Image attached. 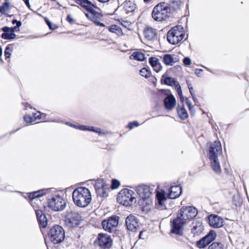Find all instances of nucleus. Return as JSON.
Instances as JSON below:
<instances>
[{
    "mask_svg": "<svg viewBox=\"0 0 249 249\" xmlns=\"http://www.w3.org/2000/svg\"><path fill=\"white\" fill-rule=\"evenodd\" d=\"M0 190L2 191H6L9 192H13V191H10L7 189V187H2L0 186Z\"/></svg>",
    "mask_w": 249,
    "mask_h": 249,
    "instance_id": "obj_57",
    "label": "nucleus"
},
{
    "mask_svg": "<svg viewBox=\"0 0 249 249\" xmlns=\"http://www.w3.org/2000/svg\"><path fill=\"white\" fill-rule=\"evenodd\" d=\"M186 221L178 215L171 221V232L177 235L181 236L183 233V228Z\"/></svg>",
    "mask_w": 249,
    "mask_h": 249,
    "instance_id": "obj_9",
    "label": "nucleus"
},
{
    "mask_svg": "<svg viewBox=\"0 0 249 249\" xmlns=\"http://www.w3.org/2000/svg\"><path fill=\"white\" fill-rule=\"evenodd\" d=\"M24 120L27 123H30L34 122L33 116L26 114L24 116Z\"/></svg>",
    "mask_w": 249,
    "mask_h": 249,
    "instance_id": "obj_42",
    "label": "nucleus"
},
{
    "mask_svg": "<svg viewBox=\"0 0 249 249\" xmlns=\"http://www.w3.org/2000/svg\"><path fill=\"white\" fill-rule=\"evenodd\" d=\"M189 89V91H190V93L191 94V95L193 96V95L194 94L193 92V88H191Z\"/></svg>",
    "mask_w": 249,
    "mask_h": 249,
    "instance_id": "obj_63",
    "label": "nucleus"
},
{
    "mask_svg": "<svg viewBox=\"0 0 249 249\" xmlns=\"http://www.w3.org/2000/svg\"><path fill=\"white\" fill-rule=\"evenodd\" d=\"M49 207L54 211H61L66 205L65 200L60 196L56 195L48 199Z\"/></svg>",
    "mask_w": 249,
    "mask_h": 249,
    "instance_id": "obj_7",
    "label": "nucleus"
},
{
    "mask_svg": "<svg viewBox=\"0 0 249 249\" xmlns=\"http://www.w3.org/2000/svg\"><path fill=\"white\" fill-rule=\"evenodd\" d=\"M125 225L128 230L135 231L139 227L138 219L136 216L130 214L126 218Z\"/></svg>",
    "mask_w": 249,
    "mask_h": 249,
    "instance_id": "obj_14",
    "label": "nucleus"
},
{
    "mask_svg": "<svg viewBox=\"0 0 249 249\" xmlns=\"http://www.w3.org/2000/svg\"><path fill=\"white\" fill-rule=\"evenodd\" d=\"M119 217L116 215H112L104 220L102 222L103 228L106 231L112 232L114 231L119 223Z\"/></svg>",
    "mask_w": 249,
    "mask_h": 249,
    "instance_id": "obj_11",
    "label": "nucleus"
},
{
    "mask_svg": "<svg viewBox=\"0 0 249 249\" xmlns=\"http://www.w3.org/2000/svg\"><path fill=\"white\" fill-rule=\"evenodd\" d=\"M185 33L181 25L176 26L171 29L167 33V41L172 44L176 45L182 40Z\"/></svg>",
    "mask_w": 249,
    "mask_h": 249,
    "instance_id": "obj_4",
    "label": "nucleus"
},
{
    "mask_svg": "<svg viewBox=\"0 0 249 249\" xmlns=\"http://www.w3.org/2000/svg\"><path fill=\"white\" fill-rule=\"evenodd\" d=\"M19 22H21L20 21L17 20V19H13L12 21L13 24H16L18 25Z\"/></svg>",
    "mask_w": 249,
    "mask_h": 249,
    "instance_id": "obj_61",
    "label": "nucleus"
},
{
    "mask_svg": "<svg viewBox=\"0 0 249 249\" xmlns=\"http://www.w3.org/2000/svg\"><path fill=\"white\" fill-rule=\"evenodd\" d=\"M23 1L24 2L25 5L29 8H30L31 6H30V2H29V0H23Z\"/></svg>",
    "mask_w": 249,
    "mask_h": 249,
    "instance_id": "obj_60",
    "label": "nucleus"
},
{
    "mask_svg": "<svg viewBox=\"0 0 249 249\" xmlns=\"http://www.w3.org/2000/svg\"><path fill=\"white\" fill-rule=\"evenodd\" d=\"M156 199L157 200L158 204L160 208H163L165 206L164 205V202L166 200L168 197V196H166L164 191H161L160 192L156 191Z\"/></svg>",
    "mask_w": 249,
    "mask_h": 249,
    "instance_id": "obj_23",
    "label": "nucleus"
},
{
    "mask_svg": "<svg viewBox=\"0 0 249 249\" xmlns=\"http://www.w3.org/2000/svg\"><path fill=\"white\" fill-rule=\"evenodd\" d=\"M22 105L25 107V109H27V107L32 108L31 105L29 104L28 103H22Z\"/></svg>",
    "mask_w": 249,
    "mask_h": 249,
    "instance_id": "obj_58",
    "label": "nucleus"
},
{
    "mask_svg": "<svg viewBox=\"0 0 249 249\" xmlns=\"http://www.w3.org/2000/svg\"><path fill=\"white\" fill-rule=\"evenodd\" d=\"M97 26H101V27H105V24L103 23H101L99 21V22L98 23V24L97 25Z\"/></svg>",
    "mask_w": 249,
    "mask_h": 249,
    "instance_id": "obj_64",
    "label": "nucleus"
},
{
    "mask_svg": "<svg viewBox=\"0 0 249 249\" xmlns=\"http://www.w3.org/2000/svg\"><path fill=\"white\" fill-rule=\"evenodd\" d=\"M163 61L166 65L173 66L175 63L173 57L170 54H165L163 55Z\"/></svg>",
    "mask_w": 249,
    "mask_h": 249,
    "instance_id": "obj_31",
    "label": "nucleus"
},
{
    "mask_svg": "<svg viewBox=\"0 0 249 249\" xmlns=\"http://www.w3.org/2000/svg\"><path fill=\"white\" fill-rule=\"evenodd\" d=\"M130 59L136 60L139 61H143L145 59V54L142 52H133L129 56Z\"/></svg>",
    "mask_w": 249,
    "mask_h": 249,
    "instance_id": "obj_27",
    "label": "nucleus"
},
{
    "mask_svg": "<svg viewBox=\"0 0 249 249\" xmlns=\"http://www.w3.org/2000/svg\"><path fill=\"white\" fill-rule=\"evenodd\" d=\"M44 20L45 21L46 23L50 28V29L52 30H54L57 28V26L54 24H52V23L50 21V20L47 18H45Z\"/></svg>",
    "mask_w": 249,
    "mask_h": 249,
    "instance_id": "obj_38",
    "label": "nucleus"
},
{
    "mask_svg": "<svg viewBox=\"0 0 249 249\" xmlns=\"http://www.w3.org/2000/svg\"><path fill=\"white\" fill-rule=\"evenodd\" d=\"M107 184L104 182V180L103 179H98L95 182L94 188L95 190H97L100 188L107 187Z\"/></svg>",
    "mask_w": 249,
    "mask_h": 249,
    "instance_id": "obj_34",
    "label": "nucleus"
},
{
    "mask_svg": "<svg viewBox=\"0 0 249 249\" xmlns=\"http://www.w3.org/2000/svg\"><path fill=\"white\" fill-rule=\"evenodd\" d=\"M149 63L153 67L159 63V59L155 57H151L149 59Z\"/></svg>",
    "mask_w": 249,
    "mask_h": 249,
    "instance_id": "obj_39",
    "label": "nucleus"
},
{
    "mask_svg": "<svg viewBox=\"0 0 249 249\" xmlns=\"http://www.w3.org/2000/svg\"><path fill=\"white\" fill-rule=\"evenodd\" d=\"M162 68V67L160 63L157 65L153 67L154 70L157 72H159L160 71Z\"/></svg>",
    "mask_w": 249,
    "mask_h": 249,
    "instance_id": "obj_50",
    "label": "nucleus"
},
{
    "mask_svg": "<svg viewBox=\"0 0 249 249\" xmlns=\"http://www.w3.org/2000/svg\"><path fill=\"white\" fill-rule=\"evenodd\" d=\"M134 194L133 191L126 188L123 189L118 194L117 200L124 206L131 205L133 200L135 199V197L133 196Z\"/></svg>",
    "mask_w": 249,
    "mask_h": 249,
    "instance_id": "obj_6",
    "label": "nucleus"
},
{
    "mask_svg": "<svg viewBox=\"0 0 249 249\" xmlns=\"http://www.w3.org/2000/svg\"><path fill=\"white\" fill-rule=\"evenodd\" d=\"M145 37L148 40H155L157 39V30L152 28H147L144 31Z\"/></svg>",
    "mask_w": 249,
    "mask_h": 249,
    "instance_id": "obj_21",
    "label": "nucleus"
},
{
    "mask_svg": "<svg viewBox=\"0 0 249 249\" xmlns=\"http://www.w3.org/2000/svg\"><path fill=\"white\" fill-rule=\"evenodd\" d=\"M89 131L95 132V133H98L101 135H103L105 134V132H103L102 131V130L101 129V128H98V127H94L91 126H90V128Z\"/></svg>",
    "mask_w": 249,
    "mask_h": 249,
    "instance_id": "obj_40",
    "label": "nucleus"
},
{
    "mask_svg": "<svg viewBox=\"0 0 249 249\" xmlns=\"http://www.w3.org/2000/svg\"><path fill=\"white\" fill-rule=\"evenodd\" d=\"M139 125V123L137 121H135L129 123L127 125V127L130 129H132L134 127H137Z\"/></svg>",
    "mask_w": 249,
    "mask_h": 249,
    "instance_id": "obj_43",
    "label": "nucleus"
},
{
    "mask_svg": "<svg viewBox=\"0 0 249 249\" xmlns=\"http://www.w3.org/2000/svg\"><path fill=\"white\" fill-rule=\"evenodd\" d=\"M169 11L170 8L167 3L165 2L160 3L154 8L152 13V17L155 20L161 21L166 19Z\"/></svg>",
    "mask_w": 249,
    "mask_h": 249,
    "instance_id": "obj_5",
    "label": "nucleus"
},
{
    "mask_svg": "<svg viewBox=\"0 0 249 249\" xmlns=\"http://www.w3.org/2000/svg\"><path fill=\"white\" fill-rule=\"evenodd\" d=\"M38 113H39V114H37L36 113L33 114V119L34 120V122L37 120V119H40L42 118V116H45L46 114L42 113H41L40 112L38 111Z\"/></svg>",
    "mask_w": 249,
    "mask_h": 249,
    "instance_id": "obj_44",
    "label": "nucleus"
},
{
    "mask_svg": "<svg viewBox=\"0 0 249 249\" xmlns=\"http://www.w3.org/2000/svg\"><path fill=\"white\" fill-rule=\"evenodd\" d=\"M182 5V2L181 0H171V7L175 11H178L181 9Z\"/></svg>",
    "mask_w": 249,
    "mask_h": 249,
    "instance_id": "obj_29",
    "label": "nucleus"
},
{
    "mask_svg": "<svg viewBox=\"0 0 249 249\" xmlns=\"http://www.w3.org/2000/svg\"><path fill=\"white\" fill-rule=\"evenodd\" d=\"M182 193V188L178 185L170 187L168 191V197L169 199H175L180 196Z\"/></svg>",
    "mask_w": 249,
    "mask_h": 249,
    "instance_id": "obj_17",
    "label": "nucleus"
},
{
    "mask_svg": "<svg viewBox=\"0 0 249 249\" xmlns=\"http://www.w3.org/2000/svg\"><path fill=\"white\" fill-rule=\"evenodd\" d=\"M97 239L99 246L104 249L109 248L112 246V241L107 234L99 233Z\"/></svg>",
    "mask_w": 249,
    "mask_h": 249,
    "instance_id": "obj_13",
    "label": "nucleus"
},
{
    "mask_svg": "<svg viewBox=\"0 0 249 249\" xmlns=\"http://www.w3.org/2000/svg\"><path fill=\"white\" fill-rule=\"evenodd\" d=\"M10 48L9 47L7 46L5 48L4 50V55L6 58H9L10 57L11 54L10 53Z\"/></svg>",
    "mask_w": 249,
    "mask_h": 249,
    "instance_id": "obj_49",
    "label": "nucleus"
},
{
    "mask_svg": "<svg viewBox=\"0 0 249 249\" xmlns=\"http://www.w3.org/2000/svg\"><path fill=\"white\" fill-rule=\"evenodd\" d=\"M50 189H41L38 190L37 191H35L29 194H27V195L28 197L31 200H33L36 199V198H39L42 196L44 195H45L50 192Z\"/></svg>",
    "mask_w": 249,
    "mask_h": 249,
    "instance_id": "obj_22",
    "label": "nucleus"
},
{
    "mask_svg": "<svg viewBox=\"0 0 249 249\" xmlns=\"http://www.w3.org/2000/svg\"><path fill=\"white\" fill-rule=\"evenodd\" d=\"M136 191L142 199L148 198L152 194L150 187L146 185H139L137 187Z\"/></svg>",
    "mask_w": 249,
    "mask_h": 249,
    "instance_id": "obj_15",
    "label": "nucleus"
},
{
    "mask_svg": "<svg viewBox=\"0 0 249 249\" xmlns=\"http://www.w3.org/2000/svg\"><path fill=\"white\" fill-rule=\"evenodd\" d=\"M72 199L74 204L81 208L89 205L91 201V195L89 189L86 187H78L72 192Z\"/></svg>",
    "mask_w": 249,
    "mask_h": 249,
    "instance_id": "obj_1",
    "label": "nucleus"
},
{
    "mask_svg": "<svg viewBox=\"0 0 249 249\" xmlns=\"http://www.w3.org/2000/svg\"><path fill=\"white\" fill-rule=\"evenodd\" d=\"M36 214L39 226L43 228H46L48 224L46 214L41 210H36Z\"/></svg>",
    "mask_w": 249,
    "mask_h": 249,
    "instance_id": "obj_18",
    "label": "nucleus"
},
{
    "mask_svg": "<svg viewBox=\"0 0 249 249\" xmlns=\"http://www.w3.org/2000/svg\"><path fill=\"white\" fill-rule=\"evenodd\" d=\"M215 237V231L211 230L206 236L196 242V245L199 248H204L211 242L213 241Z\"/></svg>",
    "mask_w": 249,
    "mask_h": 249,
    "instance_id": "obj_12",
    "label": "nucleus"
},
{
    "mask_svg": "<svg viewBox=\"0 0 249 249\" xmlns=\"http://www.w3.org/2000/svg\"><path fill=\"white\" fill-rule=\"evenodd\" d=\"M67 20L70 23H72L74 21L73 19L71 18V17L70 15H69L67 16Z\"/></svg>",
    "mask_w": 249,
    "mask_h": 249,
    "instance_id": "obj_56",
    "label": "nucleus"
},
{
    "mask_svg": "<svg viewBox=\"0 0 249 249\" xmlns=\"http://www.w3.org/2000/svg\"><path fill=\"white\" fill-rule=\"evenodd\" d=\"M203 72V70L199 69H196L195 71L196 75L199 77L202 76Z\"/></svg>",
    "mask_w": 249,
    "mask_h": 249,
    "instance_id": "obj_51",
    "label": "nucleus"
},
{
    "mask_svg": "<svg viewBox=\"0 0 249 249\" xmlns=\"http://www.w3.org/2000/svg\"><path fill=\"white\" fill-rule=\"evenodd\" d=\"M183 63L186 66H190L191 64V60L189 57H186L183 59Z\"/></svg>",
    "mask_w": 249,
    "mask_h": 249,
    "instance_id": "obj_47",
    "label": "nucleus"
},
{
    "mask_svg": "<svg viewBox=\"0 0 249 249\" xmlns=\"http://www.w3.org/2000/svg\"><path fill=\"white\" fill-rule=\"evenodd\" d=\"M208 249H224V246L222 243L214 242L209 246Z\"/></svg>",
    "mask_w": 249,
    "mask_h": 249,
    "instance_id": "obj_35",
    "label": "nucleus"
},
{
    "mask_svg": "<svg viewBox=\"0 0 249 249\" xmlns=\"http://www.w3.org/2000/svg\"><path fill=\"white\" fill-rule=\"evenodd\" d=\"M222 153V146L220 142H214L212 143L208 150V156L211 161V166L213 170L216 173L221 172V169L218 156Z\"/></svg>",
    "mask_w": 249,
    "mask_h": 249,
    "instance_id": "obj_2",
    "label": "nucleus"
},
{
    "mask_svg": "<svg viewBox=\"0 0 249 249\" xmlns=\"http://www.w3.org/2000/svg\"><path fill=\"white\" fill-rule=\"evenodd\" d=\"M163 104L166 109L171 110L176 105V98L172 94L167 95L164 99Z\"/></svg>",
    "mask_w": 249,
    "mask_h": 249,
    "instance_id": "obj_19",
    "label": "nucleus"
},
{
    "mask_svg": "<svg viewBox=\"0 0 249 249\" xmlns=\"http://www.w3.org/2000/svg\"><path fill=\"white\" fill-rule=\"evenodd\" d=\"M81 216L80 214L71 210L68 211L65 215V223L70 228H74L80 225Z\"/></svg>",
    "mask_w": 249,
    "mask_h": 249,
    "instance_id": "obj_8",
    "label": "nucleus"
},
{
    "mask_svg": "<svg viewBox=\"0 0 249 249\" xmlns=\"http://www.w3.org/2000/svg\"><path fill=\"white\" fill-rule=\"evenodd\" d=\"M77 129L86 131V125H78Z\"/></svg>",
    "mask_w": 249,
    "mask_h": 249,
    "instance_id": "obj_55",
    "label": "nucleus"
},
{
    "mask_svg": "<svg viewBox=\"0 0 249 249\" xmlns=\"http://www.w3.org/2000/svg\"><path fill=\"white\" fill-rule=\"evenodd\" d=\"M166 74L162 75L161 79V83L169 86H175L178 83L177 80L175 78L169 76L165 77Z\"/></svg>",
    "mask_w": 249,
    "mask_h": 249,
    "instance_id": "obj_25",
    "label": "nucleus"
},
{
    "mask_svg": "<svg viewBox=\"0 0 249 249\" xmlns=\"http://www.w3.org/2000/svg\"><path fill=\"white\" fill-rule=\"evenodd\" d=\"M120 185V182L119 180L116 179H113L112 180V183L111 188L112 189H116L118 188Z\"/></svg>",
    "mask_w": 249,
    "mask_h": 249,
    "instance_id": "obj_41",
    "label": "nucleus"
},
{
    "mask_svg": "<svg viewBox=\"0 0 249 249\" xmlns=\"http://www.w3.org/2000/svg\"><path fill=\"white\" fill-rule=\"evenodd\" d=\"M66 124H67V125L68 126H70L71 127H72L73 128H74L75 129H77V128H78V125H75L74 124H73L70 122H66L65 123Z\"/></svg>",
    "mask_w": 249,
    "mask_h": 249,
    "instance_id": "obj_53",
    "label": "nucleus"
},
{
    "mask_svg": "<svg viewBox=\"0 0 249 249\" xmlns=\"http://www.w3.org/2000/svg\"><path fill=\"white\" fill-rule=\"evenodd\" d=\"M22 25L21 22H19L18 25H16L15 26L10 27V29L12 31H13V33H15V32H17L19 31V27L21 26Z\"/></svg>",
    "mask_w": 249,
    "mask_h": 249,
    "instance_id": "obj_46",
    "label": "nucleus"
},
{
    "mask_svg": "<svg viewBox=\"0 0 249 249\" xmlns=\"http://www.w3.org/2000/svg\"><path fill=\"white\" fill-rule=\"evenodd\" d=\"M192 225V232L194 234H199L202 230L201 224L200 223L193 222Z\"/></svg>",
    "mask_w": 249,
    "mask_h": 249,
    "instance_id": "obj_30",
    "label": "nucleus"
},
{
    "mask_svg": "<svg viewBox=\"0 0 249 249\" xmlns=\"http://www.w3.org/2000/svg\"><path fill=\"white\" fill-rule=\"evenodd\" d=\"M107 187H103L102 188H100L98 190H96L97 196H100L101 197H106L107 196V194L106 191Z\"/></svg>",
    "mask_w": 249,
    "mask_h": 249,
    "instance_id": "obj_36",
    "label": "nucleus"
},
{
    "mask_svg": "<svg viewBox=\"0 0 249 249\" xmlns=\"http://www.w3.org/2000/svg\"><path fill=\"white\" fill-rule=\"evenodd\" d=\"M174 86L178 95L181 94L182 92L179 84L178 82Z\"/></svg>",
    "mask_w": 249,
    "mask_h": 249,
    "instance_id": "obj_48",
    "label": "nucleus"
},
{
    "mask_svg": "<svg viewBox=\"0 0 249 249\" xmlns=\"http://www.w3.org/2000/svg\"><path fill=\"white\" fill-rule=\"evenodd\" d=\"M197 214L196 209L194 206H183L179 210L178 214L183 220L187 221V220L193 219Z\"/></svg>",
    "mask_w": 249,
    "mask_h": 249,
    "instance_id": "obj_10",
    "label": "nucleus"
},
{
    "mask_svg": "<svg viewBox=\"0 0 249 249\" xmlns=\"http://www.w3.org/2000/svg\"><path fill=\"white\" fill-rule=\"evenodd\" d=\"M177 112L178 117L181 120H184L188 117V112L184 108L183 105H182L181 107H179V106L178 107Z\"/></svg>",
    "mask_w": 249,
    "mask_h": 249,
    "instance_id": "obj_28",
    "label": "nucleus"
},
{
    "mask_svg": "<svg viewBox=\"0 0 249 249\" xmlns=\"http://www.w3.org/2000/svg\"><path fill=\"white\" fill-rule=\"evenodd\" d=\"M1 30L3 32V33L1 35V37L4 39L11 40L14 39L16 36L15 33H13V31L12 32L10 27L4 26Z\"/></svg>",
    "mask_w": 249,
    "mask_h": 249,
    "instance_id": "obj_20",
    "label": "nucleus"
},
{
    "mask_svg": "<svg viewBox=\"0 0 249 249\" xmlns=\"http://www.w3.org/2000/svg\"><path fill=\"white\" fill-rule=\"evenodd\" d=\"M235 196H233V203L236 207H240L241 205V202L240 201H238L237 203L235 202Z\"/></svg>",
    "mask_w": 249,
    "mask_h": 249,
    "instance_id": "obj_54",
    "label": "nucleus"
},
{
    "mask_svg": "<svg viewBox=\"0 0 249 249\" xmlns=\"http://www.w3.org/2000/svg\"><path fill=\"white\" fill-rule=\"evenodd\" d=\"M209 223L210 226L214 228H219L223 226V218L215 214H212L208 217Z\"/></svg>",
    "mask_w": 249,
    "mask_h": 249,
    "instance_id": "obj_16",
    "label": "nucleus"
},
{
    "mask_svg": "<svg viewBox=\"0 0 249 249\" xmlns=\"http://www.w3.org/2000/svg\"><path fill=\"white\" fill-rule=\"evenodd\" d=\"M94 8L98 9V7L94 4V7H92V12L91 10L86 9L87 11L91 14V20H92L96 25L99 22V19L100 18L102 17V15L96 12Z\"/></svg>",
    "mask_w": 249,
    "mask_h": 249,
    "instance_id": "obj_24",
    "label": "nucleus"
},
{
    "mask_svg": "<svg viewBox=\"0 0 249 249\" xmlns=\"http://www.w3.org/2000/svg\"><path fill=\"white\" fill-rule=\"evenodd\" d=\"M48 235L49 239L54 244L61 243L65 237L64 230L59 225H55L51 227Z\"/></svg>",
    "mask_w": 249,
    "mask_h": 249,
    "instance_id": "obj_3",
    "label": "nucleus"
},
{
    "mask_svg": "<svg viewBox=\"0 0 249 249\" xmlns=\"http://www.w3.org/2000/svg\"><path fill=\"white\" fill-rule=\"evenodd\" d=\"M124 7L127 12H132L134 9V3L130 1L125 0L123 3Z\"/></svg>",
    "mask_w": 249,
    "mask_h": 249,
    "instance_id": "obj_33",
    "label": "nucleus"
},
{
    "mask_svg": "<svg viewBox=\"0 0 249 249\" xmlns=\"http://www.w3.org/2000/svg\"><path fill=\"white\" fill-rule=\"evenodd\" d=\"M185 102L186 105H187L189 110L190 112H191V109L193 108V106L192 105V103L188 98H186L185 100Z\"/></svg>",
    "mask_w": 249,
    "mask_h": 249,
    "instance_id": "obj_52",
    "label": "nucleus"
},
{
    "mask_svg": "<svg viewBox=\"0 0 249 249\" xmlns=\"http://www.w3.org/2000/svg\"><path fill=\"white\" fill-rule=\"evenodd\" d=\"M140 74L145 78H147L150 76V72L145 68H142L140 71Z\"/></svg>",
    "mask_w": 249,
    "mask_h": 249,
    "instance_id": "obj_37",
    "label": "nucleus"
},
{
    "mask_svg": "<svg viewBox=\"0 0 249 249\" xmlns=\"http://www.w3.org/2000/svg\"><path fill=\"white\" fill-rule=\"evenodd\" d=\"M9 3L8 2H5L3 3L1 7L0 8V10L3 11H7L9 9Z\"/></svg>",
    "mask_w": 249,
    "mask_h": 249,
    "instance_id": "obj_45",
    "label": "nucleus"
},
{
    "mask_svg": "<svg viewBox=\"0 0 249 249\" xmlns=\"http://www.w3.org/2000/svg\"><path fill=\"white\" fill-rule=\"evenodd\" d=\"M192 96V98H193L194 102L195 103H197L198 102L197 99L196 98V97L195 96V95L194 94L193 96Z\"/></svg>",
    "mask_w": 249,
    "mask_h": 249,
    "instance_id": "obj_62",
    "label": "nucleus"
},
{
    "mask_svg": "<svg viewBox=\"0 0 249 249\" xmlns=\"http://www.w3.org/2000/svg\"><path fill=\"white\" fill-rule=\"evenodd\" d=\"M178 96L179 97L180 101L182 104H183L184 102V98L183 96L182 93L181 94L178 95Z\"/></svg>",
    "mask_w": 249,
    "mask_h": 249,
    "instance_id": "obj_59",
    "label": "nucleus"
},
{
    "mask_svg": "<svg viewBox=\"0 0 249 249\" xmlns=\"http://www.w3.org/2000/svg\"><path fill=\"white\" fill-rule=\"evenodd\" d=\"M108 30L112 33L116 34L118 36L123 35L122 29L116 25H112L108 27Z\"/></svg>",
    "mask_w": 249,
    "mask_h": 249,
    "instance_id": "obj_32",
    "label": "nucleus"
},
{
    "mask_svg": "<svg viewBox=\"0 0 249 249\" xmlns=\"http://www.w3.org/2000/svg\"><path fill=\"white\" fill-rule=\"evenodd\" d=\"M76 3L83 7L85 9L91 10L92 12V7L94 4L89 0H76Z\"/></svg>",
    "mask_w": 249,
    "mask_h": 249,
    "instance_id": "obj_26",
    "label": "nucleus"
}]
</instances>
